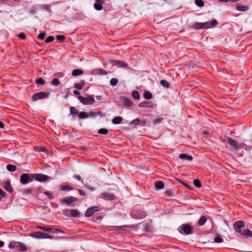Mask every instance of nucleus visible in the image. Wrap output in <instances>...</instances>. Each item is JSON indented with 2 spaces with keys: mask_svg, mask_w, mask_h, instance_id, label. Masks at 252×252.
Returning a JSON list of instances; mask_svg holds the SVG:
<instances>
[{
  "mask_svg": "<svg viewBox=\"0 0 252 252\" xmlns=\"http://www.w3.org/2000/svg\"><path fill=\"white\" fill-rule=\"evenodd\" d=\"M146 123L147 122L145 120H140L139 118L135 119L130 123L131 125H134L135 126H146Z\"/></svg>",
  "mask_w": 252,
  "mask_h": 252,
  "instance_id": "obj_10",
  "label": "nucleus"
},
{
  "mask_svg": "<svg viewBox=\"0 0 252 252\" xmlns=\"http://www.w3.org/2000/svg\"><path fill=\"white\" fill-rule=\"evenodd\" d=\"M53 229V228L52 227H47L45 226H43L42 230L47 232H51Z\"/></svg>",
  "mask_w": 252,
  "mask_h": 252,
  "instance_id": "obj_58",
  "label": "nucleus"
},
{
  "mask_svg": "<svg viewBox=\"0 0 252 252\" xmlns=\"http://www.w3.org/2000/svg\"><path fill=\"white\" fill-rule=\"evenodd\" d=\"M41 234H42V232L37 231L31 233L30 236L36 239H41Z\"/></svg>",
  "mask_w": 252,
  "mask_h": 252,
  "instance_id": "obj_24",
  "label": "nucleus"
},
{
  "mask_svg": "<svg viewBox=\"0 0 252 252\" xmlns=\"http://www.w3.org/2000/svg\"><path fill=\"white\" fill-rule=\"evenodd\" d=\"M54 39V37L53 36H49L45 39L46 43H49L52 42Z\"/></svg>",
  "mask_w": 252,
  "mask_h": 252,
  "instance_id": "obj_54",
  "label": "nucleus"
},
{
  "mask_svg": "<svg viewBox=\"0 0 252 252\" xmlns=\"http://www.w3.org/2000/svg\"><path fill=\"white\" fill-rule=\"evenodd\" d=\"M18 37L22 39H26V35L23 32H20L18 34Z\"/></svg>",
  "mask_w": 252,
  "mask_h": 252,
  "instance_id": "obj_59",
  "label": "nucleus"
},
{
  "mask_svg": "<svg viewBox=\"0 0 252 252\" xmlns=\"http://www.w3.org/2000/svg\"><path fill=\"white\" fill-rule=\"evenodd\" d=\"M163 121V119H156V120H154L153 122V124L154 125H158V124H159L160 123H162Z\"/></svg>",
  "mask_w": 252,
  "mask_h": 252,
  "instance_id": "obj_55",
  "label": "nucleus"
},
{
  "mask_svg": "<svg viewBox=\"0 0 252 252\" xmlns=\"http://www.w3.org/2000/svg\"><path fill=\"white\" fill-rule=\"evenodd\" d=\"M78 192L79 193V194L81 196H86V193H85V192L82 190V189H78Z\"/></svg>",
  "mask_w": 252,
  "mask_h": 252,
  "instance_id": "obj_60",
  "label": "nucleus"
},
{
  "mask_svg": "<svg viewBox=\"0 0 252 252\" xmlns=\"http://www.w3.org/2000/svg\"><path fill=\"white\" fill-rule=\"evenodd\" d=\"M135 226L132 225H123L120 226L121 229H123V228H127V229L130 230H132L134 228Z\"/></svg>",
  "mask_w": 252,
  "mask_h": 252,
  "instance_id": "obj_47",
  "label": "nucleus"
},
{
  "mask_svg": "<svg viewBox=\"0 0 252 252\" xmlns=\"http://www.w3.org/2000/svg\"><path fill=\"white\" fill-rule=\"evenodd\" d=\"M32 192V189H28L24 190L23 193L24 194H31Z\"/></svg>",
  "mask_w": 252,
  "mask_h": 252,
  "instance_id": "obj_57",
  "label": "nucleus"
},
{
  "mask_svg": "<svg viewBox=\"0 0 252 252\" xmlns=\"http://www.w3.org/2000/svg\"><path fill=\"white\" fill-rule=\"evenodd\" d=\"M132 96L135 100H138L140 99V94L138 91H133L132 92Z\"/></svg>",
  "mask_w": 252,
  "mask_h": 252,
  "instance_id": "obj_31",
  "label": "nucleus"
},
{
  "mask_svg": "<svg viewBox=\"0 0 252 252\" xmlns=\"http://www.w3.org/2000/svg\"><path fill=\"white\" fill-rule=\"evenodd\" d=\"M120 99L123 104L126 107H130L132 105L131 100L126 96H121Z\"/></svg>",
  "mask_w": 252,
  "mask_h": 252,
  "instance_id": "obj_14",
  "label": "nucleus"
},
{
  "mask_svg": "<svg viewBox=\"0 0 252 252\" xmlns=\"http://www.w3.org/2000/svg\"><path fill=\"white\" fill-rule=\"evenodd\" d=\"M73 177L74 178H75L76 179L80 181H82L83 182V180H82V178L79 176V175H74Z\"/></svg>",
  "mask_w": 252,
  "mask_h": 252,
  "instance_id": "obj_62",
  "label": "nucleus"
},
{
  "mask_svg": "<svg viewBox=\"0 0 252 252\" xmlns=\"http://www.w3.org/2000/svg\"><path fill=\"white\" fill-rule=\"evenodd\" d=\"M34 150L37 152H45L46 151V148L42 146H36L34 147Z\"/></svg>",
  "mask_w": 252,
  "mask_h": 252,
  "instance_id": "obj_39",
  "label": "nucleus"
},
{
  "mask_svg": "<svg viewBox=\"0 0 252 252\" xmlns=\"http://www.w3.org/2000/svg\"><path fill=\"white\" fill-rule=\"evenodd\" d=\"M4 188L5 190L9 192H13V188L9 181H7L4 183Z\"/></svg>",
  "mask_w": 252,
  "mask_h": 252,
  "instance_id": "obj_17",
  "label": "nucleus"
},
{
  "mask_svg": "<svg viewBox=\"0 0 252 252\" xmlns=\"http://www.w3.org/2000/svg\"><path fill=\"white\" fill-rule=\"evenodd\" d=\"M218 24V21L216 19H214L211 21V23H210V28L215 27Z\"/></svg>",
  "mask_w": 252,
  "mask_h": 252,
  "instance_id": "obj_46",
  "label": "nucleus"
},
{
  "mask_svg": "<svg viewBox=\"0 0 252 252\" xmlns=\"http://www.w3.org/2000/svg\"><path fill=\"white\" fill-rule=\"evenodd\" d=\"M96 2L101 5L105 2V0H95Z\"/></svg>",
  "mask_w": 252,
  "mask_h": 252,
  "instance_id": "obj_64",
  "label": "nucleus"
},
{
  "mask_svg": "<svg viewBox=\"0 0 252 252\" xmlns=\"http://www.w3.org/2000/svg\"><path fill=\"white\" fill-rule=\"evenodd\" d=\"M160 85L165 88H169L170 87L169 83L165 80H161L160 81Z\"/></svg>",
  "mask_w": 252,
  "mask_h": 252,
  "instance_id": "obj_32",
  "label": "nucleus"
},
{
  "mask_svg": "<svg viewBox=\"0 0 252 252\" xmlns=\"http://www.w3.org/2000/svg\"><path fill=\"white\" fill-rule=\"evenodd\" d=\"M110 85L112 86H115L118 83V80L117 78H113L110 80Z\"/></svg>",
  "mask_w": 252,
  "mask_h": 252,
  "instance_id": "obj_38",
  "label": "nucleus"
},
{
  "mask_svg": "<svg viewBox=\"0 0 252 252\" xmlns=\"http://www.w3.org/2000/svg\"><path fill=\"white\" fill-rule=\"evenodd\" d=\"M179 228L180 232H181V230H183L186 235L189 234L192 230L191 226L189 224H183Z\"/></svg>",
  "mask_w": 252,
  "mask_h": 252,
  "instance_id": "obj_13",
  "label": "nucleus"
},
{
  "mask_svg": "<svg viewBox=\"0 0 252 252\" xmlns=\"http://www.w3.org/2000/svg\"><path fill=\"white\" fill-rule=\"evenodd\" d=\"M101 198L106 200H114L116 198L114 194L108 192H104L100 195Z\"/></svg>",
  "mask_w": 252,
  "mask_h": 252,
  "instance_id": "obj_11",
  "label": "nucleus"
},
{
  "mask_svg": "<svg viewBox=\"0 0 252 252\" xmlns=\"http://www.w3.org/2000/svg\"><path fill=\"white\" fill-rule=\"evenodd\" d=\"M95 73L101 75H106L107 74V72L106 71L102 69H96L94 70Z\"/></svg>",
  "mask_w": 252,
  "mask_h": 252,
  "instance_id": "obj_35",
  "label": "nucleus"
},
{
  "mask_svg": "<svg viewBox=\"0 0 252 252\" xmlns=\"http://www.w3.org/2000/svg\"><path fill=\"white\" fill-rule=\"evenodd\" d=\"M73 188L71 187L66 185H63L61 187V190L62 191H70L72 190Z\"/></svg>",
  "mask_w": 252,
  "mask_h": 252,
  "instance_id": "obj_36",
  "label": "nucleus"
},
{
  "mask_svg": "<svg viewBox=\"0 0 252 252\" xmlns=\"http://www.w3.org/2000/svg\"><path fill=\"white\" fill-rule=\"evenodd\" d=\"M77 201V198L75 197L69 196L63 198L61 199V201L63 203L66 204L68 205H70L72 203Z\"/></svg>",
  "mask_w": 252,
  "mask_h": 252,
  "instance_id": "obj_9",
  "label": "nucleus"
},
{
  "mask_svg": "<svg viewBox=\"0 0 252 252\" xmlns=\"http://www.w3.org/2000/svg\"><path fill=\"white\" fill-rule=\"evenodd\" d=\"M153 103L151 101H144L143 102H140L138 104V106L139 107H145L148 108H151L153 107Z\"/></svg>",
  "mask_w": 252,
  "mask_h": 252,
  "instance_id": "obj_16",
  "label": "nucleus"
},
{
  "mask_svg": "<svg viewBox=\"0 0 252 252\" xmlns=\"http://www.w3.org/2000/svg\"><path fill=\"white\" fill-rule=\"evenodd\" d=\"M194 185L197 188H200L201 187V184L200 182L198 179H195L193 181Z\"/></svg>",
  "mask_w": 252,
  "mask_h": 252,
  "instance_id": "obj_49",
  "label": "nucleus"
},
{
  "mask_svg": "<svg viewBox=\"0 0 252 252\" xmlns=\"http://www.w3.org/2000/svg\"><path fill=\"white\" fill-rule=\"evenodd\" d=\"M56 39L59 41H63L65 40V37L63 35H58L56 36Z\"/></svg>",
  "mask_w": 252,
  "mask_h": 252,
  "instance_id": "obj_51",
  "label": "nucleus"
},
{
  "mask_svg": "<svg viewBox=\"0 0 252 252\" xmlns=\"http://www.w3.org/2000/svg\"><path fill=\"white\" fill-rule=\"evenodd\" d=\"M50 95L49 93H45L43 92H38L34 94L32 97V100L33 101H37L40 99L48 98Z\"/></svg>",
  "mask_w": 252,
  "mask_h": 252,
  "instance_id": "obj_6",
  "label": "nucleus"
},
{
  "mask_svg": "<svg viewBox=\"0 0 252 252\" xmlns=\"http://www.w3.org/2000/svg\"><path fill=\"white\" fill-rule=\"evenodd\" d=\"M242 236H249L252 237V232L249 230L246 229L242 230V232L240 234Z\"/></svg>",
  "mask_w": 252,
  "mask_h": 252,
  "instance_id": "obj_19",
  "label": "nucleus"
},
{
  "mask_svg": "<svg viewBox=\"0 0 252 252\" xmlns=\"http://www.w3.org/2000/svg\"><path fill=\"white\" fill-rule=\"evenodd\" d=\"M83 74V71L81 69H75L72 72V75L73 76H77L81 75Z\"/></svg>",
  "mask_w": 252,
  "mask_h": 252,
  "instance_id": "obj_23",
  "label": "nucleus"
},
{
  "mask_svg": "<svg viewBox=\"0 0 252 252\" xmlns=\"http://www.w3.org/2000/svg\"><path fill=\"white\" fill-rule=\"evenodd\" d=\"M34 179L33 174H23L20 177V182L23 185H26L32 182Z\"/></svg>",
  "mask_w": 252,
  "mask_h": 252,
  "instance_id": "obj_1",
  "label": "nucleus"
},
{
  "mask_svg": "<svg viewBox=\"0 0 252 252\" xmlns=\"http://www.w3.org/2000/svg\"><path fill=\"white\" fill-rule=\"evenodd\" d=\"M207 221V218L205 216H202L198 220V225L199 226L203 225Z\"/></svg>",
  "mask_w": 252,
  "mask_h": 252,
  "instance_id": "obj_25",
  "label": "nucleus"
},
{
  "mask_svg": "<svg viewBox=\"0 0 252 252\" xmlns=\"http://www.w3.org/2000/svg\"><path fill=\"white\" fill-rule=\"evenodd\" d=\"M155 187L159 189H161L164 188V184L161 181H157L155 184Z\"/></svg>",
  "mask_w": 252,
  "mask_h": 252,
  "instance_id": "obj_30",
  "label": "nucleus"
},
{
  "mask_svg": "<svg viewBox=\"0 0 252 252\" xmlns=\"http://www.w3.org/2000/svg\"><path fill=\"white\" fill-rule=\"evenodd\" d=\"M78 117L79 119H84L89 117V114L85 112H81L79 113Z\"/></svg>",
  "mask_w": 252,
  "mask_h": 252,
  "instance_id": "obj_29",
  "label": "nucleus"
},
{
  "mask_svg": "<svg viewBox=\"0 0 252 252\" xmlns=\"http://www.w3.org/2000/svg\"><path fill=\"white\" fill-rule=\"evenodd\" d=\"M223 241V239L218 235L217 236H216L214 239V242L217 243H220L222 242Z\"/></svg>",
  "mask_w": 252,
  "mask_h": 252,
  "instance_id": "obj_45",
  "label": "nucleus"
},
{
  "mask_svg": "<svg viewBox=\"0 0 252 252\" xmlns=\"http://www.w3.org/2000/svg\"><path fill=\"white\" fill-rule=\"evenodd\" d=\"M85 85V81L82 80L79 83H76L74 85V87L78 90H81L83 89Z\"/></svg>",
  "mask_w": 252,
  "mask_h": 252,
  "instance_id": "obj_21",
  "label": "nucleus"
},
{
  "mask_svg": "<svg viewBox=\"0 0 252 252\" xmlns=\"http://www.w3.org/2000/svg\"><path fill=\"white\" fill-rule=\"evenodd\" d=\"M193 28L196 30L203 29V26H202V23L196 22L193 25Z\"/></svg>",
  "mask_w": 252,
  "mask_h": 252,
  "instance_id": "obj_33",
  "label": "nucleus"
},
{
  "mask_svg": "<svg viewBox=\"0 0 252 252\" xmlns=\"http://www.w3.org/2000/svg\"><path fill=\"white\" fill-rule=\"evenodd\" d=\"M44 194L50 200L53 199L54 198V196L53 194L49 191H45Z\"/></svg>",
  "mask_w": 252,
  "mask_h": 252,
  "instance_id": "obj_42",
  "label": "nucleus"
},
{
  "mask_svg": "<svg viewBox=\"0 0 252 252\" xmlns=\"http://www.w3.org/2000/svg\"><path fill=\"white\" fill-rule=\"evenodd\" d=\"M143 96L146 99H150L152 97V94L150 92L145 91L143 93Z\"/></svg>",
  "mask_w": 252,
  "mask_h": 252,
  "instance_id": "obj_28",
  "label": "nucleus"
},
{
  "mask_svg": "<svg viewBox=\"0 0 252 252\" xmlns=\"http://www.w3.org/2000/svg\"><path fill=\"white\" fill-rule=\"evenodd\" d=\"M245 226V223L241 220H238L235 222L233 224L234 230L239 234L242 232L241 228Z\"/></svg>",
  "mask_w": 252,
  "mask_h": 252,
  "instance_id": "obj_8",
  "label": "nucleus"
},
{
  "mask_svg": "<svg viewBox=\"0 0 252 252\" xmlns=\"http://www.w3.org/2000/svg\"><path fill=\"white\" fill-rule=\"evenodd\" d=\"M131 216L135 219H143L146 216L145 211L140 210H134L130 213Z\"/></svg>",
  "mask_w": 252,
  "mask_h": 252,
  "instance_id": "obj_2",
  "label": "nucleus"
},
{
  "mask_svg": "<svg viewBox=\"0 0 252 252\" xmlns=\"http://www.w3.org/2000/svg\"><path fill=\"white\" fill-rule=\"evenodd\" d=\"M34 179L39 182H48L51 178L43 174H33Z\"/></svg>",
  "mask_w": 252,
  "mask_h": 252,
  "instance_id": "obj_5",
  "label": "nucleus"
},
{
  "mask_svg": "<svg viewBox=\"0 0 252 252\" xmlns=\"http://www.w3.org/2000/svg\"><path fill=\"white\" fill-rule=\"evenodd\" d=\"M113 65L117 66L118 67L126 68L128 66L127 63L124 61L120 60H114L112 61Z\"/></svg>",
  "mask_w": 252,
  "mask_h": 252,
  "instance_id": "obj_15",
  "label": "nucleus"
},
{
  "mask_svg": "<svg viewBox=\"0 0 252 252\" xmlns=\"http://www.w3.org/2000/svg\"><path fill=\"white\" fill-rule=\"evenodd\" d=\"M6 168L7 170L10 172H13L16 171L17 167L16 166L11 165V164H8L6 166Z\"/></svg>",
  "mask_w": 252,
  "mask_h": 252,
  "instance_id": "obj_37",
  "label": "nucleus"
},
{
  "mask_svg": "<svg viewBox=\"0 0 252 252\" xmlns=\"http://www.w3.org/2000/svg\"><path fill=\"white\" fill-rule=\"evenodd\" d=\"M63 214L67 217L77 218L80 216V212L77 209H65L63 211Z\"/></svg>",
  "mask_w": 252,
  "mask_h": 252,
  "instance_id": "obj_3",
  "label": "nucleus"
},
{
  "mask_svg": "<svg viewBox=\"0 0 252 252\" xmlns=\"http://www.w3.org/2000/svg\"><path fill=\"white\" fill-rule=\"evenodd\" d=\"M164 193L166 195V196H168V197L174 196V193L171 189H169V190L165 191Z\"/></svg>",
  "mask_w": 252,
  "mask_h": 252,
  "instance_id": "obj_44",
  "label": "nucleus"
},
{
  "mask_svg": "<svg viewBox=\"0 0 252 252\" xmlns=\"http://www.w3.org/2000/svg\"><path fill=\"white\" fill-rule=\"evenodd\" d=\"M179 158L180 159L182 160H187L189 161H191L192 159V157L189 155H188L186 154H181L179 155Z\"/></svg>",
  "mask_w": 252,
  "mask_h": 252,
  "instance_id": "obj_18",
  "label": "nucleus"
},
{
  "mask_svg": "<svg viewBox=\"0 0 252 252\" xmlns=\"http://www.w3.org/2000/svg\"><path fill=\"white\" fill-rule=\"evenodd\" d=\"M60 83L59 80L57 78H54L52 80V84L54 86H58Z\"/></svg>",
  "mask_w": 252,
  "mask_h": 252,
  "instance_id": "obj_48",
  "label": "nucleus"
},
{
  "mask_svg": "<svg viewBox=\"0 0 252 252\" xmlns=\"http://www.w3.org/2000/svg\"><path fill=\"white\" fill-rule=\"evenodd\" d=\"M202 26H203V29H209L210 28V23L208 22L202 23Z\"/></svg>",
  "mask_w": 252,
  "mask_h": 252,
  "instance_id": "obj_56",
  "label": "nucleus"
},
{
  "mask_svg": "<svg viewBox=\"0 0 252 252\" xmlns=\"http://www.w3.org/2000/svg\"><path fill=\"white\" fill-rule=\"evenodd\" d=\"M78 98L80 101L84 105H91L95 101L94 97L92 95H89L86 97L79 95Z\"/></svg>",
  "mask_w": 252,
  "mask_h": 252,
  "instance_id": "obj_4",
  "label": "nucleus"
},
{
  "mask_svg": "<svg viewBox=\"0 0 252 252\" xmlns=\"http://www.w3.org/2000/svg\"><path fill=\"white\" fill-rule=\"evenodd\" d=\"M70 113L71 115L79 114V111L75 107L71 106L70 107Z\"/></svg>",
  "mask_w": 252,
  "mask_h": 252,
  "instance_id": "obj_34",
  "label": "nucleus"
},
{
  "mask_svg": "<svg viewBox=\"0 0 252 252\" xmlns=\"http://www.w3.org/2000/svg\"><path fill=\"white\" fill-rule=\"evenodd\" d=\"M46 36V32H40L38 35V38L41 40H43L44 39V38Z\"/></svg>",
  "mask_w": 252,
  "mask_h": 252,
  "instance_id": "obj_53",
  "label": "nucleus"
},
{
  "mask_svg": "<svg viewBox=\"0 0 252 252\" xmlns=\"http://www.w3.org/2000/svg\"><path fill=\"white\" fill-rule=\"evenodd\" d=\"M94 6L96 10H101L102 9V6L97 2L95 3Z\"/></svg>",
  "mask_w": 252,
  "mask_h": 252,
  "instance_id": "obj_50",
  "label": "nucleus"
},
{
  "mask_svg": "<svg viewBox=\"0 0 252 252\" xmlns=\"http://www.w3.org/2000/svg\"><path fill=\"white\" fill-rule=\"evenodd\" d=\"M17 248L21 252H24V251H26V250H27L26 246L24 244H23L21 242H18Z\"/></svg>",
  "mask_w": 252,
  "mask_h": 252,
  "instance_id": "obj_26",
  "label": "nucleus"
},
{
  "mask_svg": "<svg viewBox=\"0 0 252 252\" xmlns=\"http://www.w3.org/2000/svg\"><path fill=\"white\" fill-rule=\"evenodd\" d=\"M96 116H97V114L96 112H90L89 114V116H91L93 118L95 117Z\"/></svg>",
  "mask_w": 252,
  "mask_h": 252,
  "instance_id": "obj_61",
  "label": "nucleus"
},
{
  "mask_svg": "<svg viewBox=\"0 0 252 252\" xmlns=\"http://www.w3.org/2000/svg\"><path fill=\"white\" fill-rule=\"evenodd\" d=\"M100 210L99 207L96 206L90 207L86 211L85 216L86 217H90L95 212L99 211Z\"/></svg>",
  "mask_w": 252,
  "mask_h": 252,
  "instance_id": "obj_7",
  "label": "nucleus"
},
{
  "mask_svg": "<svg viewBox=\"0 0 252 252\" xmlns=\"http://www.w3.org/2000/svg\"><path fill=\"white\" fill-rule=\"evenodd\" d=\"M195 4L198 7H203L204 5V2L202 0H195Z\"/></svg>",
  "mask_w": 252,
  "mask_h": 252,
  "instance_id": "obj_41",
  "label": "nucleus"
},
{
  "mask_svg": "<svg viewBox=\"0 0 252 252\" xmlns=\"http://www.w3.org/2000/svg\"><path fill=\"white\" fill-rule=\"evenodd\" d=\"M249 9V7L247 5L242 6L237 5L236 6V9L240 11H246Z\"/></svg>",
  "mask_w": 252,
  "mask_h": 252,
  "instance_id": "obj_22",
  "label": "nucleus"
},
{
  "mask_svg": "<svg viewBox=\"0 0 252 252\" xmlns=\"http://www.w3.org/2000/svg\"><path fill=\"white\" fill-rule=\"evenodd\" d=\"M98 133L101 134H107L108 133V130L106 128H100L98 130Z\"/></svg>",
  "mask_w": 252,
  "mask_h": 252,
  "instance_id": "obj_43",
  "label": "nucleus"
},
{
  "mask_svg": "<svg viewBox=\"0 0 252 252\" xmlns=\"http://www.w3.org/2000/svg\"><path fill=\"white\" fill-rule=\"evenodd\" d=\"M41 239H51L52 237L49 236L48 234L42 232L41 236Z\"/></svg>",
  "mask_w": 252,
  "mask_h": 252,
  "instance_id": "obj_52",
  "label": "nucleus"
},
{
  "mask_svg": "<svg viewBox=\"0 0 252 252\" xmlns=\"http://www.w3.org/2000/svg\"><path fill=\"white\" fill-rule=\"evenodd\" d=\"M97 115L99 116L100 117H103L105 116L104 113H103L101 111H98L96 112Z\"/></svg>",
  "mask_w": 252,
  "mask_h": 252,
  "instance_id": "obj_63",
  "label": "nucleus"
},
{
  "mask_svg": "<svg viewBox=\"0 0 252 252\" xmlns=\"http://www.w3.org/2000/svg\"><path fill=\"white\" fill-rule=\"evenodd\" d=\"M228 144L231 146L235 150H238L240 148V144L237 142L230 137L227 138Z\"/></svg>",
  "mask_w": 252,
  "mask_h": 252,
  "instance_id": "obj_12",
  "label": "nucleus"
},
{
  "mask_svg": "<svg viewBox=\"0 0 252 252\" xmlns=\"http://www.w3.org/2000/svg\"><path fill=\"white\" fill-rule=\"evenodd\" d=\"M36 83L37 85H43L45 84V82L42 78H39L36 80Z\"/></svg>",
  "mask_w": 252,
  "mask_h": 252,
  "instance_id": "obj_40",
  "label": "nucleus"
},
{
  "mask_svg": "<svg viewBox=\"0 0 252 252\" xmlns=\"http://www.w3.org/2000/svg\"><path fill=\"white\" fill-rule=\"evenodd\" d=\"M122 120H123L122 117H121L120 116H117V117L114 118L112 119V122L114 125H118V124H121V122H122Z\"/></svg>",
  "mask_w": 252,
  "mask_h": 252,
  "instance_id": "obj_20",
  "label": "nucleus"
},
{
  "mask_svg": "<svg viewBox=\"0 0 252 252\" xmlns=\"http://www.w3.org/2000/svg\"><path fill=\"white\" fill-rule=\"evenodd\" d=\"M18 242L15 241H11L8 244L9 249H14L18 248Z\"/></svg>",
  "mask_w": 252,
  "mask_h": 252,
  "instance_id": "obj_27",
  "label": "nucleus"
}]
</instances>
